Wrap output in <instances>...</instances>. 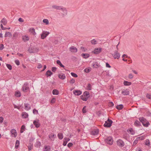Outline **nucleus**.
Returning a JSON list of instances; mask_svg holds the SVG:
<instances>
[{"label": "nucleus", "mask_w": 151, "mask_h": 151, "mask_svg": "<svg viewBox=\"0 0 151 151\" xmlns=\"http://www.w3.org/2000/svg\"><path fill=\"white\" fill-rule=\"evenodd\" d=\"M52 8L59 10H62L64 13L67 14V11L65 8H64L62 6H58L57 5H53L52 6Z\"/></svg>", "instance_id": "obj_1"}, {"label": "nucleus", "mask_w": 151, "mask_h": 151, "mask_svg": "<svg viewBox=\"0 0 151 151\" xmlns=\"http://www.w3.org/2000/svg\"><path fill=\"white\" fill-rule=\"evenodd\" d=\"M139 120L145 127H147L150 124L149 122L144 117H140L139 118Z\"/></svg>", "instance_id": "obj_2"}, {"label": "nucleus", "mask_w": 151, "mask_h": 151, "mask_svg": "<svg viewBox=\"0 0 151 151\" xmlns=\"http://www.w3.org/2000/svg\"><path fill=\"white\" fill-rule=\"evenodd\" d=\"M39 49L35 47H30L28 51L30 53L37 52L39 51Z\"/></svg>", "instance_id": "obj_3"}, {"label": "nucleus", "mask_w": 151, "mask_h": 151, "mask_svg": "<svg viewBox=\"0 0 151 151\" xmlns=\"http://www.w3.org/2000/svg\"><path fill=\"white\" fill-rule=\"evenodd\" d=\"M112 123L113 121L108 119L107 121L105 122L104 126L105 127H110L111 126Z\"/></svg>", "instance_id": "obj_4"}, {"label": "nucleus", "mask_w": 151, "mask_h": 151, "mask_svg": "<svg viewBox=\"0 0 151 151\" xmlns=\"http://www.w3.org/2000/svg\"><path fill=\"white\" fill-rule=\"evenodd\" d=\"M105 141L107 144L112 145L113 144V140L112 138L111 137H109L105 139Z\"/></svg>", "instance_id": "obj_5"}, {"label": "nucleus", "mask_w": 151, "mask_h": 151, "mask_svg": "<svg viewBox=\"0 0 151 151\" xmlns=\"http://www.w3.org/2000/svg\"><path fill=\"white\" fill-rule=\"evenodd\" d=\"M49 34L50 32H48L43 31L41 35V38L42 39H45Z\"/></svg>", "instance_id": "obj_6"}, {"label": "nucleus", "mask_w": 151, "mask_h": 151, "mask_svg": "<svg viewBox=\"0 0 151 151\" xmlns=\"http://www.w3.org/2000/svg\"><path fill=\"white\" fill-rule=\"evenodd\" d=\"M117 145L119 147H122L124 145V142L121 139H118L116 142Z\"/></svg>", "instance_id": "obj_7"}, {"label": "nucleus", "mask_w": 151, "mask_h": 151, "mask_svg": "<svg viewBox=\"0 0 151 151\" xmlns=\"http://www.w3.org/2000/svg\"><path fill=\"white\" fill-rule=\"evenodd\" d=\"M112 56L115 59H119L120 58V54L117 51H115L114 54H112Z\"/></svg>", "instance_id": "obj_8"}, {"label": "nucleus", "mask_w": 151, "mask_h": 151, "mask_svg": "<svg viewBox=\"0 0 151 151\" xmlns=\"http://www.w3.org/2000/svg\"><path fill=\"white\" fill-rule=\"evenodd\" d=\"M28 84L27 83H25L23 86V91L24 92H26V91L29 89V87L28 86Z\"/></svg>", "instance_id": "obj_9"}, {"label": "nucleus", "mask_w": 151, "mask_h": 151, "mask_svg": "<svg viewBox=\"0 0 151 151\" xmlns=\"http://www.w3.org/2000/svg\"><path fill=\"white\" fill-rule=\"evenodd\" d=\"M39 119H37L33 121V123L36 128H38L40 126V124L39 122Z\"/></svg>", "instance_id": "obj_10"}, {"label": "nucleus", "mask_w": 151, "mask_h": 151, "mask_svg": "<svg viewBox=\"0 0 151 151\" xmlns=\"http://www.w3.org/2000/svg\"><path fill=\"white\" fill-rule=\"evenodd\" d=\"M11 132L12 134V136L15 137L17 136V132L14 129H12L11 130Z\"/></svg>", "instance_id": "obj_11"}, {"label": "nucleus", "mask_w": 151, "mask_h": 151, "mask_svg": "<svg viewBox=\"0 0 151 151\" xmlns=\"http://www.w3.org/2000/svg\"><path fill=\"white\" fill-rule=\"evenodd\" d=\"M69 50L71 52H77V48L73 46H71L70 47Z\"/></svg>", "instance_id": "obj_12"}, {"label": "nucleus", "mask_w": 151, "mask_h": 151, "mask_svg": "<svg viewBox=\"0 0 151 151\" xmlns=\"http://www.w3.org/2000/svg\"><path fill=\"white\" fill-rule=\"evenodd\" d=\"M102 49L101 48H95L93 51V52L95 54H98L100 53L102 51Z\"/></svg>", "instance_id": "obj_13"}, {"label": "nucleus", "mask_w": 151, "mask_h": 151, "mask_svg": "<svg viewBox=\"0 0 151 151\" xmlns=\"http://www.w3.org/2000/svg\"><path fill=\"white\" fill-rule=\"evenodd\" d=\"M73 93L76 95L79 96L82 94V91L78 90H74L73 91Z\"/></svg>", "instance_id": "obj_14"}, {"label": "nucleus", "mask_w": 151, "mask_h": 151, "mask_svg": "<svg viewBox=\"0 0 151 151\" xmlns=\"http://www.w3.org/2000/svg\"><path fill=\"white\" fill-rule=\"evenodd\" d=\"M129 91L128 90L126 89V90H123L122 92V93L124 95H128L129 94Z\"/></svg>", "instance_id": "obj_15"}, {"label": "nucleus", "mask_w": 151, "mask_h": 151, "mask_svg": "<svg viewBox=\"0 0 151 151\" xmlns=\"http://www.w3.org/2000/svg\"><path fill=\"white\" fill-rule=\"evenodd\" d=\"M58 77L60 79L64 80L66 78V76L64 74L61 73L58 75Z\"/></svg>", "instance_id": "obj_16"}, {"label": "nucleus", "mask_w": 151, "mask_h": 151, "mask_svg": "<svg viewBox=\"0 0 151 151\" xmlns=\"http://www.w3.org/2000/svg\"><path fill=\"white\" fill-rule=\"evenodd\" d=\"M29 32L33 35H35L36 33L35 32V30L34 28H30L29 29Z\"/></svg>", "instance_id": "obj_17"}, {"label": "nucleus", "mask_w": 151, "mask_h": 151, "mask_svg": "<svg viewBox=\"0 0 151 151\" xmlns=\"http://www.w3.org/2000/svg\"><path fill=\"white\" fill-rule=\"evenodd\" d=\"M24 106L25 109L26 110H29L30 109V106H29V104L24 103Z\"/></svg>", "instance_id": "obj_18"}, {"label": "nucleus", "mask_w": 151, "mask_h": 151, "mask_svg": "<svg viewBox=\"0 0 151 151\" xmlns=\"http://www.w3.org/2000/svg\"><path fill=\"white\" fill-rule=\"evenodd\" d=\"M99 130L98 129H96L91 132V134L93 135H97L99 133Z\"/></svg>", "instance_id": "obj_19"}, {"label": "nucleus", "mask_w": 151, "mask_h": 151, "mask_svg": "<svg viewBox=\"0 0 151 151\" xmlns=\"http://www.w3.org/2000/svg\"><path fill=\"white\" fill-rule=\"evenodd\" d=\"M53 74V73L50 70H48L46 72L45 75L47 77L50 76L51 75Z\"/></svg>", "instance_id": "obj_20"}, {"label": "nucleus", "mask_w": 151, "mask_h": 151, "mask_svg": "<svg viewBox=\"0 0 151 151\" xmlns=\"http://www.w3.org/2000/svg\"><path fill=\"white\" fill-rule=\"evenodd\" d=\"M81 56L84 58L86 59L88 58L90 56L89 54L88 53H82Z\"/></svg>", "instance_id": "obj_21"}, {"label": "nucleus", "mask_w": 151, "mask_h": 151, "mask_svg": "<svg viewBox=\"0 0 151 151\" xmlns=\"http://www.w3.org/2000/svg\"><path fill=\"white\" fill-rule=\"evenodd\" d=\"M93 67L94 68H97L100 66V65L98 64L97 62H93Z\"/></svg>", "instance_id": "obj_22"}, {"label": "nucleus", "mask_w": 151, "mask_h": 151, "mask_svg": "<svg viewBox=\"0 0 151 151\" xmlns=\"http://www.w3.org/2000/svg\"><path fill=\"white\" fill-rule=\"evenodd\" d=\"M127 132L129 134L134 135L135 133V132L132 128H131L127 130Z\"/></svg>", "instance_id": "obj_23"}, {"label": "nucleus", "mask_w": 151, "mask_h": 151, "mask_svg": "<svg viewBox=\"0 0 151 151\" xmlns=\"http://www.w3.org/2000/svg\"><path fill=\"white\" fill-rule=\"evenodd\" d=\"M43 149V151H50V147L49 146H45Z\"/></svg>", "instance_id": "obj_24"}, {"label": "nucleus", "mask_w": 151, "mask_h": 151, "mask_svg": "<svg viewBox=\"0 0 151 151\" xmlns=\"http://www.w3.org/2000/svg\"><path fill=\"white\" fill-rule=\"evenodd\" d=\"M123 84L125 86H129L131 85L132 83L131 82L124 81Z\"/></svg>", "instance_id": "obj_25"}, {"label": "nucleus", "mask_w": 151, "mask_h": 151, "mask_svg": "<svg viewBox=\"0 0 151 151\" xmlns=\"http://www.w3.org/2000/svg\"><path fill=\"white\" fill-rule=\"evenodd\" d=\"M81 99L84 101H86L88 99V98L89 97V96H87V97H84L82 95L81 96H80Z\"/></svg>", "instance_id": "obj_26"}, {"label": "nucleus", "mask_w": 151, "mask_h": 151, "mask_svg": "<svg viewBox=\"0 0 151 151\" xmlns=\"http://www.w3.org/2000/svg\"><path fill=\"white\" fill-rule=\"evenodd\" d=\"M22 39L24 42L29 40V38L28 36L26 35L22 36Z\"/></svg>", "instance_id": "obj_27"}, {"label": "nucleus", "mask_w": 151, "mask_h": 151, "mask_svg": "<svg viewBox=\"0 0 151 151\" xmlns=\"http://www.w3.org/2000/svg\"><path fill=\"white\" fill-rule=\"evenodd\" d=\"M123 107V105L121 104L116 106V108L118 110H120L122 109Z\"/></svg>", "instance_id": "obj_28"}, {"label": "nucleus", "mask_w": 151, "mask_h": 151, "mask_svg": "<svg viewBox=\"0 0 151 151\" xmlns=\"http://www.w3.org/2000/svg\"><path fill=\"white\" fill-rule=\"evenodd\" d=\"M22 116L23 118H26L28 116V114L26 112H22Z\"/></svg>", "instance_id": "obj_29"}, {"label": "nucleus", "mask_w": 151, "mask_h": 151, "mask_svg": "<svg viewBox=\"0 0 151 151\" xmlns=\"http://www.w3.org/2000/svg\"><path fill=\"white\" fill-rule=\"evenodd\" d=\"M19 145V140H17L16 141L15 148L17 149L18 148Z\"/></svg>", "instance_id": "obj_30"}, {"label": "nucleus", "mask_w": 151, "mask_h": 151, "mask_svg": "<svg viewBox=\"0 0 151 151\" xmlns=\"http://www.w3.org/2000/svg\"><path fill=\"white\" fill-rule=\"evenodd\" d=\"M52 93L53 95H58L59 94V92L58 90L55 89L52 90Z\"/></svg>", "instance_id": "obj_31"}, {"label": "nucleus", "mask_w": 151, "mask_h": 151, "mask_svg": "<svg viewBox=\"0 0 151 151\" xmlns=\"http://www.w3.org/2000/svg\"><path fill=\"white\" fill-rule=\"evenodd\" d=\"M141 125V123L138 120H136L134 122V125L136 126H139Z\"/></svg>", "instance_id": "obj_32"}, {"label": "nucleus", "mask_w": 151, "mask_h": 151, "mask_svg": "<svg viewBox=\"0 0 151 151\" xmlns=\"http://www.w3.org/2000/svg\"><path fill=\"white\" fill-rule=\"evenodd\" d=\"M12 35L10 32H6L5 33L4 37H12Z\"/></svg>", "instance_id": "obj_33"}, {"label": "nucleus", "mask_w": 151, "mask_h": 151, "mask_svg": "<svg viewBox=\"0 0 151 151\" xmlns=\"http://www.w3.org/2000/svg\"><path fill=\"white\" fill-rule=\"evenodd\" d=\"M1 22L4 25H6L7 23V21L5 18H3L1 20Z\"/></svg>", "instance_id": "obj_34"}, {"label": "nucleus", "mask_w": 151, "mask_h": 151, "mask_svg": "<svg viewBox=\"0 0 151 151\" xmlns=\"http://www.w3.org/2000/svg\"><path fill=\"white\" fill-rule=\"evenodd\" d=\"M41 143L40 142L37 141L35 145V146L37 148L41 146Z\"/></svg>", "instance_id": "obj_35"}, {"label": "nucleus", "mask_w": 151, "mask_h": 151, "mask_svg": "<svg viewBox=\"0 0 151 151\" xmlns=\"http://www.w3.org/2000/svg\"><path fill=\"white\" fill-rule=\"evenodd\" d=\"M42 22L46 25H48L49 24V21L47 19H43L42 20Z\"/></svg>", "instance_id": "obj_36"}, {"label": "nucleus", "mask_w": 151, "mask_h": 151, "mask_svg": "<svg viewBox=\"0 0 151 151\" xmlns=\"http://www.w3.org/2000/svg\"><path fill=\"white\" fill-rule=\"evenodd\" d=\"M56 63H57L58 65H59L60 66V67L63 68H64L65 67V66L61 63V62L60 60H57L56 61Z\"/></svg>", "instance_id": "obj_37"}, {"label": "nucleus", "mask_w": 151, "mask_h": 151, "mask_svg": "<svg viewBox=\"0 0 151 151\" xmlns=\"http://www.w3.org/2000/svg\"><path fill=\"white\" fill-rule=\"evenodd\" d=\"M58 137L60 139H62L63 138V136L62 133H60L58 134Z\"/></svg>", "instance_id": "obj_38"}, {"label": "nucleus", "mask_w": 151, "mask_h": 151, "mask_svg": "<svg viewBox=\"0 0 151 151\" xmlns=\"http://www.w3.org/2000/svg\"><path fill=\"white\" fill-rule=\"evenodd\" d=\"M15 95L17 97H20L21 96V93L19 91H16L15 93Z\"/></svg>", "instance_id": "obj_39"}, {"label": "nucleus", "mask_w": 151, "mask_h": 151, "mask_svg": "<svg viewBox=\"0 0 151 151\" xmlns=\"http://www.w3.org/2000/svg\"><path fill=\"white\" fill-rule=\"evenodd\" d=\"M83 95L84 96H86V97L89 96L90 97V93L88 92L85 91L83 93Z\"/></svg>", "instance_id": "obj_40"}, {"label": "nucleus", "mask_w": 151, "mask_h": 151, "mask_svg": "<svg viewBox=\"0 0 151 151\" xmlns=\"http://www.w3.org/2000/svg\"><path fill=\"white\" fill-rule=\"evenodd\" d=\"M87 89L88 90H91V86L90 83L88 84L87 86Z\"/></svg>", "instance_id": "obj_41"}, {"label": "nucleus", "mask_w": 151, "mask_h": 151, "mask_svg": "<svg viewBox=\"0 0 151 151\" xmlns=\"http://www.w3.org/2000/svg\"><path fill=\"white\" fill-rule=\"evenodd\" d=\"M145 137L144 136H141L139 137H137L136 139L138 140V141L140 140H143L145 139Z\"/></svg>", "instance_id": "obj_42"}, {"label": "nucleus", "mask_w": 151, "mask_h": 151, "mask_svg": "<svg viewBox=\"0 0 151 151\" xmlns=\"http://www.w3.org/2000/svg\"><path fill=\"white\" fill-rule=\"evenodd\" d=\"M0 26L2 29L3 30H5L7 29H10V27L8 28H4V27H3V25L2 24H1Z\"/></svg>", "instance_id": "obj_43"}, {"label": "nucleus", "mask_w": 151, "mask_h": 151, "mask_svg": "<svg viewBox=\"0 0 151 151\" xmlns=\"http://www.w3.org/2000/svg\"><path fill=\"white\" fill-rule=\"evenodd\" d=\"M6 65L9 69V70H11L12 69V65H11L9 64H6Z\"/></svg>", "instance_id": "obj_44"}, {"label": "nucleus", "mask_w": 151, "mask_h": 151, "mask_svg": "<svg viewBox=\"0 0 151 151\" xmlns=\"http://www.w3.org/2000/svg\"><path fill=\"white\" fill-rule=\"evenodd\" d=\"M92 44L95 45L97 43V41L95 39H93L91 41Z\"/></svg>", "instance_id": "obj_45"}, {"label": "nucleus", "mask_w": 151, "mask_h": 151, "mask_svg": "<svg viewBox=\"0 0 151 151\" xmlns=\"http://www.w3.org/2000/svg\"><path fill=\"white\" fill-rule=\"evenodd\" d=\"M81 50L83 52H85L87 50V49L83 47H81L80 48Z\"/></svg>", "instance_id": "obj_46"}, {"label": "nucleus", "mask_w": 151, "mask_h": 151, "mask_svg": "<svg viewBox=\"0 0 151 151\" xmlns=\"http://www.w3.org/2000/svg\"><path fill=\"white\" fill-rule=\"evenodd\" d=\"M71 76L75 78H77L78 77V75L76 73H71Z\"/></svg>", "instance_id": "obj_47"}, {"label": "nucleus", "mask_w": 151, "mask_h": 151, "mask_svg": "<svg viewBox=\"0 0 151 151\" xmlns=\"http://www.w3.org/2000/svg\"><path fill=\"white\" fill-rule=\"evenodd\" d=\"M75 80L73 78H72L70 81L69 83L70 84H73L75 83Z\"/></svg>", "instance_id": "obj_48"}, {"label": "nucleus", "mask_w": 151, "mask_h": 151, "mask_svg": "<svg viewBox=\"0 0 151 151\" xmlns=\"http://www.w3.org/2000/svg\"><path fill=\"white\" fill-rule=\"evenodd\" d=\"M91 70L90 69L87 68H86L84 70V72L86 73H88Z\"/></svg>", "instance_id": "obj_49"}, {"label": "nucleus", "mask_w": 151, "mask_h": 151, "mask_svg": "<svg viewBox=\"0 0 151 151\" xmlns=\"http://www.w3.org/2000/svg\"><path fill=\"white\" fill-rule=\"evenodd\" d=\"M109 106L112 107L114 106V104L112 102H109Z\"/></svg>", "instance_id": "obj_50"}, {"label": "nucleus", "mask_w": 151, "mask_h": 151, "mask_svg": "<svg viewBox=\"0 0 151 151\" xmlns=\"http://www.w3.org/2000/svg\"><path fill=\"white\" fill-rule=\"evenodd\" d=\"M33 113L35 114H37L38 113V112L37 110L36 109H34L33 110Z\"/></svg>", "instance_id": "obj_51"}, {"label": "nucleus", "mask_w": 151, "mask_h": 151, "mask_svg": "<svg viewBox=\"0 0 151 151\" xmlns=\"http://www.w3.org/2000/svg\"><path fill=\"white\" fill-rule=\"evenodd\" d=\"M55 99L54 98H53L51 99L50 101V103L53 104L55 102Z\"/></svg>", "instance_id": "obj_52"}, {"label": "nucleus", "mask_w": 151, "mask_h": 151, "mask_svg": "<svg viewBox=\"0 0 151 151\" xmlns=\"http://www.w3.org/2000/svg\"><path fill=\"white\" fill-rule=\"evenodd\" d=\"M150 141L149 139H147L145 142V145H147L149 146L150 145Z\"/></svg>", "instance_id": "obj_53"}, {"label": "nucleus", "mask_w": 151, "mask_h": 151, "mask_svg": "<svg viewBox=\"0 0 151 151\" xmlns=\"http://www.w3.org/2000/svg\"><path fill=\"white\" fill-rule=\"evenodd\" d=\"M138 140L137 139L135 140L133 142V146L136 145L138 143Z\"/></svg>", "instance_id": "obj_54"}, {"label": "nucleus", "mask_w": 151, "mask_h": 151, "mask_svg": "<svg viewBox=\"0 0 151 151\" xmlns=\"http://www.w3.org/2000/svg\"><path fill=\"white\" fill-rule=\"evenodd\" d=\"M33 147V145H31V146H29V145H28V150L29 151H30L32 150Z\"/></svg>", "instance_id": "obj_55"}, {"label": "nucleus", "mask_w": 151, "mask_h": 151, "mask_svg": "<svg viewBox=\"0 0 151 151\" xmlns=\"http://www.w3.org/2000/svg\"><path fill=\"white\" fill-rule=\"evenodd\" d=\"M57 70V68L55 67H53L52 68V70L53 72H55Z\"/></svg>", "instance_id": "obj_56"}, {"label": "nucleus", "mask_w": 151, "mask_h": 151, "mask_svg": "<svg viewBox=\"0 0 151 151\" xmlns=\"http://www.w3.org/2000/svg\"><path fill=\"white\" fill-rule=\"evenodd\" d=\"M15 62L16 64L17 65H19L20 64V62L19 60H15Z\"/></svg>", "instance_id": "obj_57"}, {"label": "nucleus", "mask_w": 151, "mask_h": 151, "mask_svg": "<svg viewBox=\"0 0 151 151\" xmlns=\"http://www.w3.org/2000/svg\"><path fill=\"white\" fill-rule=\"evenodd\" d=\"M133 75L131 73L128 76L129 78L131 79L133 77Z\"/></svg>", "instance_id": "obj_58"}, {"label": "nucleus", "mask_w": 151, "mask_h": 151, "mask_svg": "<svg viewBox=\"0 0 151 151\" xmlns=\"http://www.w3.org/2000/svg\"><path fill=\"white\" fill-rule=\"evenodd\" d=\"M86 106H84L82 109V111L83 113H86Z\"/></svg>", "instance_id": "obj_59"}, {"label": "nucleus", "mask_w": 151, "mask_h": 151, "mask_svg": "<svg viewBox=\"0 0 151 151\" xmlns=\"http://www.w3.org/2000/svg\"><path fill=\"white\" fill-rule=\"evenodd\" d=\"M4 47V45L3 44L0 45V50H2Z\"/></svg>", "instance_id": "obj_60"}, {"label": "nucleus", "mask_w": 151, "mask_h": 151, "mask_svg": "<svg viewBox=\"0 0 151 151\" xmlns=\"http://www.w3.org/2000/svg\"><path fill=\"white\" fill-rule=\"evenodd\" d=\"M35 139L33 137H31L30 139L29 142H32Z\"/></svg>", "instance_id": "obj_61"}, {"label": "nucleus", "mask_w": 151, "mask_h": 151, "mask_svg": "<svg viewBox=\"0 0 151 151\" xmlns=\"http://www.w3.org/2000/svg\"><path fill=\"white\" fill-rule=\"evenodd\" d=\"M146 97L148 99H151V95L148 94H147L146 95Z\"/></svg>", "instance_id": "obj_62"}, {"label": "nucleus", "mask_w": 151, "mask_h": 151, "mask_svg": "<svg viewBox=\"0 0 151 151\" xmlns=\"http://www.w3.org/2000/svg\"><path fill=\"white\" fill-rule=\"evenodd\" d=\"M73 145V144L72 143H69L68 144V146L69 147H72V145Z\"/></svg>", "instance_id": "obj_63"}, {"label": "nucleus", "mask_w": 151, "mask_h": 151, "mask_svg": "<svg viewBox=\"0 0 151 151\" xmlns=\"http://www.w3.org/2000/svg\"><path fill=\"white\" fill-rule=\"evenodd\" d=\"M25 129V126L24 125H23L21 127V129L24 130Z\"/></svg>", "instance_id": "obj_64"}]
</instances>
